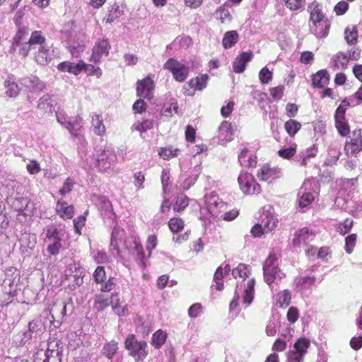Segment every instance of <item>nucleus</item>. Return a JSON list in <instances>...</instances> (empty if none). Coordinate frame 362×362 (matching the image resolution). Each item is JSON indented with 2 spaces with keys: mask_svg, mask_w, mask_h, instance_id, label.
Segmentation results:
<instances>
[{
  "mask_svg": "<svg viewBox=\"0 0 362 362\" xmlns=\"http://www.w3.org/2000/svg\"><path fill=\"white\" fill-rule=\"evenodd\" d=\"M232 274L235 279L242 278L245 279L250 274L248 266L245 264L240 263L232 270Z\"/></svg>",
  "mask_w": 362,
  "mask_h": 362,
  "instance_id": "nucleus-40",
  "label": "nucleus"
},
{
  "mask_svg": "<svg viewBox=\"0 0 362 362\" xmlns=\"http://www.w3.org/2000/svg\"><path fill=\"white\" fill-rule=\"evenodd\" d=\"M331 23L328 19L308 23L310 32L317 38L326 37L329 32Z\"/></svg>",
  "mask_w": 362,
  "mask_h": 362,
  "instance_id": "nucleus-17",
  "label": "nucleus"
},
{
  "mask_svg": "<svg viewBox=\"0 0 362 362\" xmlns=\"http://www.w3.org/2000/svg\"><path fill=\"white\" fill-rule=\"evenodd\" d=\"M168 227L173 233H177L184 229L185 222L180 217H173L168 221Z\"/></svg>",
  "mask_w": 362,
  "mask_h": 362,
  "instance_id": "nucleus-38",
  "label": "nucleus"
},
{
  "mask_svg": "<svg viewBox=\"0 0 362 362\" xmlns=\"http://www.w3.org/2000/svg\"><path fill=\"white\" fill-rule=\"evenodd\" d=\"M88 214V211H86L84 212L83 215L78 216L76 218L74 219L73 223H74V230H75V232L76 234H78V235L81 234V230L86 224V216H87Z\"/></svg>",
  "mask_w": 362,
  "mask_h": 362,
  "instance_id": "nucleus-49",
  "label": "nucleus"
},
{
  "mask_svg": "<svg viewBox=\"0 0 362 362\" xmlns=\"http://www.w3.org/2000/svg\"><path fill=\"white\" fill-rule=\"evenodd\" d=\"M86 67L83 68V71H86L89 76H95L98 78H100L103 71L98 66H95L92 64H87L85 63Z\"/></svg>",
  "mask_w": 362,
  "mask_h": 362,
  "instance_id": "nucleus-61",
  "label": "nucleus"
},
{
  "mask_svg": "<svg viewBox=\"0 0 362 362\" xmlns=\"http://www.w3.org/2000/svg\"><path fill=\"white\" fill-rule=\"evenodd\" d=\"M124 346L136 362L143 361L148 355L147 343L144 340L138 341L134 334L127 337Z\"/></svg>",
  "mask_w": 362,
  "mask_h": 362,
  "instance_id": "nucleus-3",
  "label": "nucleus"
},
{
  "mask_svg": "<svg viewBox=\"0 0 362 362\" xmlns=\"http://www.w3.org/2000/svg\"><path fill=\"white\" fill-rule=\"evenodd\" d=\"M240 214V211L238 209H233L228 211H224L219 220H223L226 221H232L235 220Z\"/></svg>",
  "mask_w": 362,
  "mask_h": 362,
  "instance_id": "nucleus-59",
  "label": "nucleus"
},
{
  "mask_svg": "<svg viewBox=\"0 0 362 362\" xmlns=\"http://www.w3.org/2000/svg\"><path fill=\"white\" fill-rule=\"evenodd\" d=\"M291 302V293L288 290H284L276 294V305L280 308L287 307Z\"/></svg>",
  "mask_w": 362,
  "mask_h": 362,
  "instance_id": "nucleus-33",
  "label": "nucleus"
},
{
  "mask_svg": "<svg viewBox=\"0 0 362 362\" xmlns=\"http://www.w3.org/2000/svg\"><path fill=\"white\" fill-rule=\"evenodd\" d=\"M118 349V344L114 341L107 343L103 347V354L109 359L112 358Z\"/></svg>",
  "mask_w": 362,
  "mask_h": 362,
  "instance_id": "nucleus-48",
  "label": "nucleus"
},
{
  "mask_svg": "<svg viewBox=\"0 0 362 362\" xmlns=\"http://www.w3.org/2000/svg\"><path fill=\"white\" fill-rule=\"evenodd\" d=\"M219 136L226 139V141H230L233 136L232 124L228 121H223L219 127Z\"/></svg>",
  "mask_w": 362,
  "mask_h": 362,
  "instance_id": "nucleus-34",
  "label": "nucleus"
},
{
  "mask_svg": "<svg viewBox=\"0 0 362 362\" xmlns=\"http://www.w3.org/2000/svg\"><path fill=\"white\" fill-rule=\"evenodd\" d=\"M284 86L282 85L271 88L269 89V93L272 98L276 100L281 99L284 93Z\"/></svg>",
  "mask_w": 362,
  "mask_h": 362,
  "instance_id": "nucleus-62",
  "label": "nucleus"
},
{
  "mask_svg": "<svg viewBox=\"0 0 362 362\" xmlns=\"http://www.w3.org/2000/svg\"><path fill=\"white\" fill-rule=\"evenodd\" d=\"M55 210L57 214L64 220L71 219L75 213L74 206L63 200L57 202Z\"/></svg>",
  "mask_w": 362,
  "mask_h": 362,
  "instance_id": "nucleus-22",
  "label": "nucleus"
},
{
  "mask_svg": "<svg viewBox=\"0 0 362 362\" xmlns=\"http://www.w3.org/2000/svg\"><path fill=\"white\" fill-rule=\"evenodd\" d=\"M39 42L34 43L32 51L35 50L34 59L40 65H47L50 61L49 49L47 44V39L43 33L39 36Z\"/></svg>",
  "mask_w": 362,
  "mask_h": 362,
  "instance_id": "nucleus-7",
  "label": "nucleus"
},
{
  "mask_svg": "<svg viewBox=\"0 0 362 362\" xmlns=\"http://www.w3.org/2000/svg\"><path fill=\"white\" fill-rule=\"evenodd\" d=\"M344 152L347 156H354L362 151V129H355L349 140L344 144Z\"/></svg>",
  "mask_w": 362,
  "mask_h": 362,
  "instance_id": "nucleus-9",
  "label": "nucleus"
},
{
  "mask_svg": "<svg viewBox=\"0 0 362 362\" xmlns=\"http://www.w3.org/2000/svg\"><path fill=\"white\" fill-rule=\"evenodd\" d=\"M124 243L128 250H134L136 252L137 257L141 260V263L144 264L145 253L139 235L136 234L130 235L125 239Z\"/></svg>",
  "mask_w": 362,
  "mask_h": 362,
  "instance_id": "nucleus-16",
  "label": "nucleus"
},
{
  "mask_svg": "<svg viewBox=\"0 0 362 362\" xmlns=\"http://www.w3.org/2000/svg\"><path fill=\"white\" fill-rule=\"evenodd\" d=\"M6 88V94L7 96L16 97L18 95L19 93V87L18 85L14 81V80L11 78H8L5 81L4 83Z\"/></svg>",
  "mask_w": 362,
  "mask_h": 362,
  "instance_id": "nucleus-36",
  "label": "nucleus"
},
{
  "mask_svg": "<svg viewBox=\"0 0 362 362\" xmlns=\"http://www.w3.org/2000/svg\"><path fill=\"white\" fill-rule=\"evenodd\" d=\"M240 37L236 30L227 31L222 39L223 47L226 49H230L238 43Z\"/></svg>",
  "mask_w": 362,
  "mask_h": 362,
  "instance_id": "nucleus-25",
  "label": "nucleus"
},
{
  "mask_svg": "<svg viewBox=\"0 0 362 362\" xmlns=\"http://www.w3.org/2000/svg\"><path fill=\"white\" fill-rule=\"evenodd\" d=\"M286 7L290 11H298L300 9L304 4L305 0H283Z\"/></svg>",
  "mask_w": 362,
  "mask_h": 362,
  "instance_id": "nucleus-57",
  "label": "nucleus"
},
{
  "mask_svg": "<svg viewBox=\"0 0 362 362\" xmlns=\"http://www.w3.org/2000/svg\"><path fill=\"white\" fill-rule=\"evenodd\" d=\"M146 108L147 105L141 98L136 100L132 106L133 111L135 114H142L146 112Z\"/></svg>",
  "mask_w": 362,
  "mask_h": 362,
  "instance_id": "nucleus-63",
  "label": "nucleus"
},
{
  "mask_svg": "<svg viewBox=\"0 0 362 362\" xmlns=\"http://www.w3.org/2000/svg\"><path fill=\"white\" fill-rule=\"evenodd\" d=\"M335 127L341 136H346L350 133V127L346 118L334 119Z\"/></svg>",
  "mask_w": 362,
  "mask_h": 362,
  "instance_id": "nucleus-41",
  "label": "nucleus"
},
{
  "mask_svg": "<svg viewBox=\"0 0 362 362\" xmlns=\"http://www.w3.org/2000/svg\"><path fill=\"white\" fill-rule=\"evenodd\" d=\"M29 29L26 26L18 27V30L12 39L11 48L18 50V54L23 57L28 56L32 51L34 43L39 42V36L42 31L34 30L28 38Z\"/></svg>",
  "mask_w": 362,
  "mask_h": 362,
  "instance_id": "nucleus-1",
  "label": "nucleus"
},
{
  "mask_svg": "<svg viewBox=\"0 0 362 362\" xmlns=\"http://www.w3.org/2000/svg\"><path fill=\"white\" fill-rule=\"evenodd\" d=\"M154 89V81L150 75L142 80H139L136 83V95L139 98L151 100L153 98Z\"/></svg>",
  "mask_w": 362,
  "mask_h": 362,
  "instance_id": "nucleus-11",
  "label": "nucleus"
},
{
  "mask_svg": "<svg viewBox=\"0 0 362 362\" xmlns=\"http://www.w3.org/2000/svg\"><path fill=\"white\" fill-rule=\"evenodd\" d=\"M354 226V221L351 218H346L344 221L339 222L336 226L337 231L341 235L348 233Z\"/></svg>",
  "mask_w": 362,
  "mask_h": 362,
  "instance_id": "nucleus-44",
  "label": "nucleus"
},
{
  "mask_svg": "<svg viewBox=\"0 0 362 362\" xmlns=\"http://www.w3.org/2000/svg\"><path fill=\"white\" fill-rule=\"evenodd\" d=\"M255 286V279H250L247 282L246 288L244 290V296H243V302L247 305H250L254 299Z\"/></svg>",
  "mask_w": 362,
  "mask_h": 362,
  "instance_id": "nucleus-31",
  "label": "nucleus"
},
{
  "mask_svg": "<svg viewBox=\"0 0 362 362\" xmlns=\"http://www.w3.org/2000/svg\"><path fill=\"white\" fill-rule=\"evenodd\" d=\"M209 76L208 74H199L192 78L188 82L189 88H185L184 94L187 96H193L196 91H202L206 88Z\"/></svg>",
  "mask_w": 362,
  "mask_h": 362,
  "instance_id": "nucleus-12",
  "label": "nucleus"
},
{
  "mask_svg": "<svg viewBox=\"0 0 362 362\" xmlns=\"http://www.w3.org/2000/svg\"><path fill=\"white\" fill-rule=\"evenodd\" d=\"M240 189L245 195L255 196L262 192L261 185L255 177L247 172H241L238 178Z\"/></svg>",
  "mask_w": 362,
  "mask_h": 362,
  "instance_id": "nucleus-5",
  "label": "nucleus"
},
{
  "mask_svg": "<svg viewBox=\"0 0 362 362\" xmlns=\"http://www.w3.org/2000/svg\"><path fill=\"white\" fill-rule=\"evenodd\" d=\"M315 237V233L308 228H303L298 230L294 235L293 244L295 247H305L312 242Z\"/></svg>",
  "mask_w": 362,
  "mask_h": 362,
  "instance_id": "nucleus-15",
  "label": "nucleus"
},
{
  "mask_svg": "<svg viewBox=\"0 0 362 362\" xmlns=\"http://www.w3.org/2000/svg\"><path fill=\"white\" fill-rule=\"evenodd\" d=\"M60 344V340L57 338H49L47 349L45 352L37 353L34 362H60L57 351Z\"/></svg>",
  "mask_w": 362,
  "mask_h": 362,
  "instance_id": "nucleus-6",
  "label": "nucleus"
},
{
  "mask_svg": "<svg viewBox=\"0 0 362 362\" xmlns=\"http://www.w3.org/2000/svg\"><path fill=\"white\" fill-rule=\"evenodd\" d=\"M308 12L309 13L308 23H313L327 19L322 11V6L317 1L308 4Z\"/></svg>",
  "mask_w": 362,
  "mask_h": 362,
  "instance_id": "nucleus-20",
  "label": "nucleus"
},
{
  "mask_svg": "<svg viewBox=\"0 0 362 362\" xmlns=\"http://www.w3.org/2000/svg\"><path fill=\"white\" fill-rule=\"evenodd\" d=\"M167 333L162 329L157 330L152 336V345L160 349L166 341Z\"/></svg>",
  "mask_w": 362,
  "mask_h": 362,
  "instance_id": "nucleus-37",
  "label": "nucleus"
},
{
  "mask_svg": "<svg viewBox=\"0 0 362 362\" xmlns=\"http://www.w3.org/2000/svg\"><path fill=\"white\" fill-rule=\"evenodd\" d=\"M357 240V235L356 233L349 235L345 238V250L348 254H351L356 245Z\"/></svg>",
  "mask_w": 362,
  "mask_h": 362,
  "instance_id": "nucleus-51",
  "label": "nucleus"
},
{
  "mask_svg": "<svg viewBox=\"0 0 362 362\" xmlns=\"http://www.w3.org/2000/svg\"><path fill=\"white\" fill-rule=\"evenodd\" d=\"M257 176L262 181L272 182L281 177V170L276 168H271L269 165H264L258 170Z\"/></svg>",
  "mask_w": 362,
  "mask_h": 362,
  "instance_id": "nucleus-18",
  "label": "nucleus"
},
{
  "mask_svg": "<svg viewBox=\"0 0 362 362\" xmlns=\"http://www.w3.org/2000/svg\"><path fill=\"white\" fill-rule=\"evenodd\" d=\"M277 259L276 255L272 252L264 262V279L269 286L272 285L276 279H281L285 277V274L278 267Z\"/></svg>",
  "mask_w": 362,
  "mask_h": 362,
  "instance_id": "nucleus-4",
  "label": "nucleus"
},
{
  "mask_svg": "<svg viewBox=\"0 0 362 362\" xmlns=\"http://www.w3.org/2000/svg\"><path fill=\"white\" fill-rule=\"evenodd\" d=\"M273 78L272 72L267 67H263L259 72V79L262 84H268Z\"/></svg>",
  "mask_w": 362,
  "mask_h": 362,
  "instance_id": "nucleus-50",
  "label": "nucleus"
},
{
  "mask_svg": "<svg viewBox=\"0 0 362 362\" xmlns=\"http://www.w3.org/2000/svg\"><path fill=\"white\" fill-rule=\"evenodd\" d=\"M93 279L97 284H103L105 282L106 279V272L105 270V267L103 266H98L94 273H93Z\"/></svg>",
  "mask_w": 362,
  "mask_h": 362,
  "instance_id": "nucleus-54",
  "label": "nucleus"
},
{
  "mask_svg": "<svg viewBox=\"0 0 362 362\" xmlns=\"http://www.w3.org/2000/svg\"><path fill=\"white\" fill-rule=\"evenodd\" d=\"M197 131L192 125L188 124L185 132V138L187 142L194 144L196 141Z\"/></svg>",
  "mask_w": 362,
  "mask_h": 362,
  "instance_id": "nucleus-58",
  "label": "nucleus"
},
{
  "mask_svg": "<svg viewBox=\"0 0 362 362\" xmlns=\"http://www.w3.org/2000/svg\"><path fill=\"white\" fill-rule=\"evenodd\" d=\"M204 307L199 303H193L188 309V315L190 318H197L201 315Z\"/></svg>",
  "mask_w": 362,
  "mask_h": 362,
  "instance_id": "nucleus-52",
  "label": "nucleus"
},
{
  "mask_svg": "<svg viewBox=\"0 0 362 362\" xmlns=\"http://www.w3.org/2000/svg\"><path fill=\"white\" fill-rule=\"evenodd\" d=\"M189 199L184 194H180L176 197L175 202L173 205L175 212L183 211L189 205Z\"/></svg>",
  "mask_w": 362,
  "mask_h": 362,
  "instance_id": "nucleus-32",
  "label": "nucleus"
},
{
  "mask_svg": "<svg viewBox=\"0 0 362 362\" xmlns=\"http://www.w3.org/2000/svg\"><path fill=\"white\" fill-rule=\"evenodd\" d=\"M134 185L138 190L143 189L144 188V182L146 180L145 174L139 171L133 175Z\"/></svg>",
  "mask_w": 362,
  "mask_h": 362,
  "instance_id": "nucleus-55",
  "label": "nucleus"
},
{
  "mask_svg": "<svg viewBox=\"0 0 362 362\" xmlns=\"http://www.w3.org/2000/svg\"><path fill=\"white\" fill-rule=\"evenodd\" d=\"M341 155V152L339 149L337 147L330 146L328 148L327 151V157L325 160V165H332L336 164L337 161L339 160V156Z\"/></svg>",
  "mask_w": 362,
  "mask_h": 362,
  "instance_id": "nucleus-35",
  "label": "nucleus"
},
{
  "mask_svg": "<svg viewBox=\"0 0 362 362\" xmlns=\"http://www.w3.org/2000/svg\"><path fill=\"white\" fill-rule=\"evenodd\" d=\"M110 304L112 305V310L118 316H124L127 314V313H128L127 305H124L122 308L120 306L119 298L117 293H114L111 294Z\"/></svg>",
  "mask_w": 362,
  "mask_h": 362,
  "instance_id": "nucleus-28",
  "label": "nucleus"
},
{
  "mask_svg": "<svg viewBox=\"0 0 362 362\" xmlns=\"http://www.w3.org/2000/svg\"><path fill=\"white\" fill-rule=\"evenodd\" d=\"M330 76L327 69H320L311 76L312 86L315 88H324L329 83Z\"/></svg>",
  "mask_w": 362,
  "mask_h": 362,
  "instance_id": "nucleus-19",
  "label": "nucleus"
},
{
  "mask_svg": "<svg viewBox=\"0 0 362 362\" xmlns=\"http://www.w3.org/2000/svg\"><path fill=\"white\" fill-rule=\"evenodd\" d=\"M299 316L300 313L297 308L293 306L289 308L286 314V318L290 323H295L298 320Z\"/></svg>",
  "mask_w": 362,
  "mask_h": 362,
  "instance_id": "nucleus-64",
  "label": "nucleus"
},
{
  "mask_svg": "<svg viewBox=\"0 0 362 362\" xmlns=\"http://www.w3.org/2000/svg\"><path fill=\"white\" fill-rule=\"evenodd\" d=\"M260 218V223L254 225L250 230L255 238H259L265 233L272 232L278 226V219L268 211L262 212Z\"/></svg>",
  "mask_w": 362,
  "mask_h": 362,
  "instance_id": "nucleus-2",
  "label": "nucleus"
},
{
  "mask_svg": "<svg viewBox=\"0 0 362 362\" xmlns=\"http://www.w3.org/2000/svg\"><path fill=\"white\" fill-rule=\"evenodd\" d=\"M358 30L355 26L346 28L344 31V38L347 44L355 45L358 41Z\"/></svg>",
  "mask_w": 362,
  "mask_h": 362,
  "instance_id": "nucleus-42",
  "label": "nucleus"
},
{
  "mask_svg": "<svg viewBox=\"0 0 362 362\" xmlns=\"http://www.w3.org/2000/svg\"><path fill=\"white\" fill-rule=\"evenodd\" d=\"M66 305L64 302L57 300L53 303L49 313L53 322H56L57 325H61V320L66 315Z\"/></svg>",
  "mask_w": 362,
  "mask_h": 362,
  "instance_id": "nucleus-24",
  "label": "nucleus"
},
{
  "mask_svg": "<svg viewBox=\"0 0 362 362\" xmlns=\"http://www.w3.org/2000/svg\"><path fill=\"white\" fill-rule=\"evenodd\" d=\"M314 201V197L310 192L303 193L298 199L300 207L304 208L309 206Z\"/></svg>",
  "mask_w": 362,
  "mask_h": 362,
  "instance_id": "nucleus-60",
  "label": "nucleus"
},
{
  "mask_svg": "<svg viewBox=\"0 0 362 362\" xmlns=\"http://www.w3.org/2000/svg\"><path fill=\"white\" fill-rule=\"evenodd\" d=\"M121 14L122 11L119 9V6L117 4L112 5L105 18L106 23H112L113 21H115V20L121 16Z\"/></svg>",
  "mask_w": 362,
  "mask_h": 362,
  "instance_id": "nucleus-47",
  "label": "nucleus"
},
{
  "mask_svg": "<svg viewBox=\"0 0 362 362\" xmlns=\"http://www.w3.org/2000/svg\"><path fill=\"white\" fill-rule=\"evenodd\" d=\"M124 235V229L118 226L114 227L111 235L110 247L117 251V254L119 256L121 255V251L119 250L118 241L119 240L122 239Z\"/></svg>",
  "mask_w": 362,
  "mask_h": 362,
  "instance_id": "nucleus-26",
  "label": "nucleus"
},
{
  "mask_svg": "<svg viewBox=\"0 0 362 362\" xmlns=\"http://www.w3.org/2000/svg\"><path fill=\"white\" fill-rule=\"evenodd\" d=\"M349 59L346 54L344 52H338L335 54L332 59V64L336 68H346Z\"/></svg>",
  "mask_w": 362,
  "mask_h": 362,
  "instance_id": "nucleus-43",
  "label": "nucleus"
},
{
  "mask_svg": "<svg viewBox=\"0 0 362 362\" xmlns=\"http://www.w3.org/2000/svg\"><path fill=\"white\" fill-rule=\"evenodd\" d=\"M92 127L94 133L98 136H104L106 133V128L103 123V118L101 115L94 114L92 116Z\"/></svg>",
  "mask_w": 362,
  "mask_h": 362,
  "instance_id": "nucleus-27",
  "label": "nucleus"
},
{
  "mask_svg": "<svg viewBox=\"0 0 362 362\" xmlns=\"http://www.w3.org/2000/svg\"><path fill=\"white\" fill-rule=\"evenodd\" d=\"M45 237L49 240H57L62 239L59 236V231L54 225L49 226L46 229Z\"/></svg>",
  "mask_w": 362,
  "mask_h": 362,
  "instance_id": "nucleus-56",
  "label": "nucleus"
},
{
  "mask_svg": "<svg viewBox=\"0 0 362 362\" xmlns=\"http://www.w3.org/2000/svg\"><path fill=\"white\" fill-rule=\"evenodd\" d=\"M163 69L169 71L177 82H184L189 75L188 68L174 58H170L164 64Z\"/></svg>",
  "mask_w": 362,
  "mask_h": 362,
  "instance_id": "nucleus-8",
  "label": "nucleus"
},
{
  "mask_svg": "<svg viewBox=\"0 0 362 362\" xmlns=\"http://www.w3.org/2000/svg\"><path fill=\"white\" fill-rule=\"evenodd\" d=\"M230 272V267L228 264L224 267L219 266L214 275V280H223V279Z\"/></svg>",
  "mask_w": 362,
  "mask_h": 362,
  "instance_id": "nucleus-53",
  "label": "nucleus"
},
{
  "mask_svg": "<svg viewBox=\"0 0 362 362\" xmlns=\"http://www.w3.org/2000/svg\"><path fill=\"white\" fill-rule=\"evenodd\" d=\"M180 150L173 146L161 147L158 149V156L164 160H169L172 158L176 157Z\"/></svg>",
  "mask_w": 362,
  "mask_h": 362,
  "instance_id": "nucleus-39",
  "label": "nucleus"
},
{
  "mask_svg": "<svg viewBox=\"0 0 362 362\" xmlns=\"http://www.w3.org/2000/svg\"><path fill=\"white\" fill-rule=\"evenodd\" d=\"M111 47V45L107 39L103 38L98 40L92 49L90 61L95 64L100 63L103 57L109 55Z\"/></svg>",
  "mask_w": 362,
  "mask_h": 362,
  "instance_id": "nucleus-10",
  "label": "nucleus"
},
{
  "mask_svg": "<svg viewBox=\"0 0 362 362\" xmlns=\"http://www.w3.org/2000/svg\"><path fill=\"white\" fill-rule=\"evenodd\" d=\"M206 207L209 213L214 217L219 219L222 213L226 210L227 204L218 197L210 196L206 200Z\"/></svg>",
  "mask_w": 362,
  "mask_h": 362,
  "instance_id": "nucleus-13",
  "label": "nucleus"
},
{
  "mask_svg": "<svg viewBox=\"0 0 362 362\" xmlns=\"http://www.w3.org/2000/svg\"><path fill=\"white\" fill-rule=\"evenodd\" d=\"M86 67L85 62L83 60H80L77 64L65 61L60 62L57 65V69L62 72H68L75 76L78 75L83 71V68Z\"/></svg>",
  "mask_w": 362,
  "mask_h": 362,
  "instance_id": "nucleus-23",
  "label": "nucleus"
},
{
  "mask_svg": "<svg viewBox=\"0 0 362 362\" xmlns=\"http://www.w3.org/2000/svg\"><path fill=\"white\" fill-rule=\"evenodd\" d=\"M110 305V300L105 297L103 294L95 296L94 308L98 310L102 311L107 308Z\"/></svg>",
  "mask_w": 362,
  "mask_h": 362,
  "instance_id": "nucleus-45",
  "label": "nucleus"
},
{
  "mask_svg": "<svg viewBox=\"0 0 362 362\" xmlns=\"http://www.w3.org/2000/svg\"><path fill=\"white\" fill-rule=\"evenodd\" d=\"M302 124L296 119H290L284 124V129L288 136L291 138L295 137L297 133L300 130Z\"/></svg>",
  "mask_w": 362,
  "mask_h": 362,
  "instance_id": "nucleus-30",
  "label": "nucleus"
},
{
  "mask_svg": "<svg viewBox=\"0 0 362 362\" xmlns=\"http://www.w3.org/2000/svg\"><path fill=\"white\" fill-rule=\"evenodd\" d=\"M153 125L154 122L153 119H145L141 121H136L134 122L132 126V130L136 131L140 134H142L153 129Z\"/></svg>",
  "mask_w": 362,
  "mask_h": 362,
  "instance_id": "nucleus-29",
  "label": "nucleus"
},
{
  "mask_svg": "<svg viewBox=\"0 0 362 362\" xmlns=\"http://www.w3.org/2000/svg\"><path fill=\"white\" fill-rule=\"evenodd\" d=\"M252 51L241 52L233 63L234 72L237 74L243 73L245 70L246 64L252 60Z\"/></svg>",
  "mask_w": 362,
  "mask_h": 362,
  "instance_id": "nucleus-21",
  "label": "nucleus"
},
{
  "mask_svg": "<svg viewBox=\"0 0 362 362\" xmlns=\"http://www.w3.org/2000/svg\"><path fill=\"white\" fill-rule=\"evenodd\" d=\"M310 341L305 338H299L295 342L293 348L297 352H299L305 356L307 353L308 349L310 346Z\"/></svg>",
  "mask_w": 362,
  "mask_h": 362,
  "instance_id": "nucleus-46",
  "label": "nucleus"
},
{
  "mask_svg": "<svg viewBox=\"0 0 362 362\" xmlns=\"http://www.w3.org/2000/svg\"><path fill=\"white\" fill-rule=\"evenodd\" d=\"M116 156L115 153L109 149H105L95 159V167L100 172H104L109 169L115 162Z\"/></svg>",
  "mask_w": 362,
  "mask_h": 362,
  "instance_id": "nucleus-14",
  "label": "nucleus"
}]
</instances>
